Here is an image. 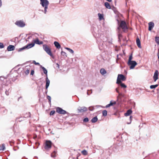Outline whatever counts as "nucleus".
Instances as JSON below:
<instances>
[{"instance_id": "obj_1", "label": "nucleus", "mask_w": 159, "mask_h": 159, "mask_svg": "<svg viewBox=\"0 0 159 159\" xmlns=\"http://www.w3.org/2000/svg\"><path fill=\"white\" fill-rule=\"evenodd\" d=\"M117 21L119 25V26L117 28L118 30H120V28H122L124 32L128 29V27L125 21L121 20L120 23V21L118 20H117Z\"/></svg>"}, {"instance_id": "obj_2", "label": "nucleus", "mask_w": 159, "mask_h": 159, "mask_svg": "<svg viewBox=\"0 0 159 159\" xmlns=\"http://www.w3.org/2000/svg\"><path fill=\"white\" fill-rule=\"evenodd\" d=\"M40 4L43 7H44V13L46 14L47 11L48 6L49 2L48 0H40Z\"/></svg>"}, {"instance_id": "obj_3", "label": "nucleus", "mask_w": 159, "mask_h": 159, "mask_svg": "<svg viewBox=\"0 0 159 159\" xmlns=\"http://www.w3.org/2000/svg\"><path fill=\"white\" fill-rule=\"evenodd\" d=\"M43 48L44 50L51 57H53V55L52 53L50 48L46 44L43 45Z\"/></svg>"}, {"instance_id": "obj_4", "label": "nucleus", "mask_w": 159, "mask_h": 159, "mask_svg": "<svg viewBox=\"0 0 159 159\" xmlns=\"http://www.w3.org/2000/svg\"><path fill=\"white\" fill-rule=\"evenodd\" d=\"M15 24L18 26L20 27H23L25 25V23L22 20L16 21L15 22Z\"/></svg>"}, {"instance_id": "obj_5", "label": "nucleus", "mask_w": 159, "mask_h": 159, "mask_svg": "<svg viewBox=\"0 0 159 159\" xmlns=\"http://www.w3.org/2000/svg\"><path fill=\"white\" fill-rule=\"evenodd\" d=\"M101 38H102L101 39L102 41L101 43L99 45V48L100 50H102L104 47L103 42L106 41L107 40L106 38L104 36H102Z\"/></svg>"}, {"instance_id": "obj_6", "label": "nucleus", "mask_w": 159, "mask_h": 159, "mask_svg": "<svg viewBox=\"0 0 159 159\" xmlns=\"http://www.w3.org/2000/svg\"><path fill=\"white\" fill-rule=\"evenodd\" d=\"M127 63L128 65L130 66L129 68L131 69H134L135 66L137 65V62L134 61L128 62Z\"/></svg>"}, {"instance_id": "obj_7", "label": "nucleus", "mask_w": 159, "mask_h": 159, "mask_svg": "<svg viewBox=\"0 0 159 159\" xmlns=\"http://www.w3.org/2000/svg\"><path fill=\"white\" fill-rule=\"evenodd\" d=\"M56 111L61 114L64 115L67 113L66 111L62 109L61 108L58 107L56 108Z\"/></svg>"}, {"instance_id": "obj_8", "label": "nucleus", "mask_w": 159, "mask_h": 159, "mask_svg": "<svg viewBox=\"0 0 159 159\" xmlns=\"http://www.w3.org/2000/svg\"><path fill=\"white\" fill-rule=\"evenodd\" d=\"M52 146V143L51 141L47 140L45 143V145L44 148L45 149H47L50 148Z\"/></svg>"}, {"instance_id": "obj_9", "label": "nucleus", "mask_w": 159, "mask_h": 159, "mask_svg": "<svg viewBox=\"0 0 159 159\" xmlns=\"http://www.w3.org/2000/svg\"><path fill=\"white\" fill-rule=\"evenodd\" d=\"M78 111L80 112H83L86 111L87 110V107H79L78 109Z\"/></svg>"}, {"instance_id": "obj_10", "label": "nucleus", "mask_w": 159, "mask_h": 159, "mask_svg": "<svg viewBox=\"0 0 159 159\" xmlns=\"http://www.w3.org/2000/svg\"><path fill=\"white\" fill-rule=\"evenodd\" d=\"M153 80L154 82L156 81L158 79V71L156 70L154 73L153 76Z\"/></svg>"}, {"instance_id": "obj_11", "label": "nucleus", "mask_w": 159, "mask_h": 159, "mask_svg": "<svg viewBox=\"0 0 159 159\" xmlns=\"http://www.w3.org/2000/svg\"><path fill=\"white\" fill-rule=\"evenodd\" d=\"M148 30L151 31L154 26V23L152 22H150L148 23Z\"/></svg>"}, {"instance_id": "obj_12", "label": "nucleus", "mask_w": 159, "mask_h": 159, "mask_svg": "<svg viewBox=\"0 0 159 159\" xmlns=\"http://www.w3.org/2000/svg\"><path fill=\"white\" fill-rule=\"evenodd\" d=\"M118 77L122 81H125L126 80V78L124 75L122 74H119L118 75Z\"/></svg>"}, {"instance_id": "obj_13", "label": "nucleus", "mask_w": 159, "mask_h": 159, "mask_svg": "<svg viewBox=\"0 0 159 159\" xmlns=\"http://www.w3.org/2000/svg\"><path fill=\"white\" fill-rule=\"evenodd\" d=\"M46 84L45 87H46V89H47L49 85L50 81L48 79V77H46Z\"/></svg>"}, {"instance_id": "obj_14", "label": "nucleus", "mask_w": 159, "mask_h": 159, "mask_svg": "<svg viewBox=\"0 0 159 159\" xmlns=\"http://www.w3.org/2000/svg\"><path fill=\"white\" fill-rule=\"evenodd\" d=\"M33 41L34 42V43H36L37 44H42L43 43V42L42 41H39V39L38 38L35 39H34Z\"/></svg>"}, {"instance_id": "obj_15", "label": "nucleus", "mask_w": 159, "mask_h": 159, "mask_svg": "<svg viewBox=\"0 0 159 159\" xmlns=\"http://www.w3.org/2000/svg\"><path fill=\"white\" fill-rule=\"evenodd\" d=\"M15 47L14 46L12 45H9L7 48V50L9 51H13L14 50Z\"/></svg>"}, {"instance_id": "obj_16", "label": "nucleus", "mask_w": 159, "mask_h": 159, "mask_svg": "<svg viewBox=\"0 0 159 159\" xmlns=\"http://www.w3.org/2000/svg\"><path fill=\"white\" fill-rule=\"evenodd\" d=\"M116 104V101H114L113 102H112V101H111L110 102V103L107 105H106V107L107 108L108 107L111 106H112L114 105H115Z\"/></svg>"}, {"instance_id": "obj_17", "label": "nucleus", "mask_w": 159, "mask_h": 159, "mask_svg": "<svg viewBox=\"0 0 159 159\" xmlns=\"http://www.w3.org/2000/svg\"><path fill=\"white\" fill-rule=\"evenodd\" d=\"M54 44L57 48L59 49L61 48V45L57 42L55 41L54 42Z\"/></svg>"}, {"instance_id": "obj_18", "label": "nucleus", "mask_w": 159, "mask_h": 159, "mask_svg": "<svg viewBox=\"0 0 159 159\" xmlns=\"http://www.w3.org/2000/svg\"><path fill=\"white\" fill-rule=\"evenodd\" d=\"M136 43L137 44L138 47L139 48H141V43L140 41V40L138 38L136 40Z\"/></svg>"}, {"instance_id": "obj_19", "label": "nucleus", "mask_w": 159, "mask_h": 159, "mask_svg": "<svg viewBox=\"0 0 159 159\" xmlns=\"http://www.w3.org/2000/svg\"><path fill=\"white\" fill-rule=\"evenodd\" d=\"M34 43H32L27 44L26 46L27 48V49H29L34 47Z\"/></svg>"}, {"instance_id": "obj_20", "label": "nucleus", "mask_w": 159, "mask_h": 159, "mask_svg": "<svg viewBox=\"0 0 159 159\" xmlns=\"http://www.w3.org/2000/svg\"><path fill=\"white\" fill-rule=\"evenodd\" d=\"M132 112V111L131 110L129 109L128 110L125 114V116H129Z\"/></svg>"}, {"instance_id": "obj_21", "label": "nucleus", "mask_w": 159, "mask_h": 159, "mask_svg": "<svg viewBox=\"0 0 159 159\" xmlns=\"http://www.w3.org/2000/svg\"><path fill=\"white\" fill-rule=\"evenodd\" d=\"M98 119L97 116L93 118L91 120V121L93 123H94L96 122L98 120Z\"/></svg>"}, {"instance_id": "obj_22", "label": "nucleus", "mask_w": 159, "mask_h": 159, "mask_svg": "<svg viewBox=\"0 0 159 159\" xmlns=\"http://www.w3.org/2000/svg\"><path fill=\"white\" fill-rule=\"evenodd\" d=\"M41 66L43 71V73H44V74L46 75V77H48L47 76V73H48L47 70L44 67H43L42 66Z\"/></svg>"}, {"instance_id": "obj_23", "label": "nucleus", "mask_w": 159, "mask_h": 159, "mask_svg": "<svg viewBox=\"0 0 159 159\" xmlns=\"http://www.w3.org/2000/svg\"><path fill=\"white\" fill-rule=\"evenodd\" d=\"M100 72L102 75H104L106 74L107 72L104 69L102 68L100 70Z\"/></svg>"}, {"instance_id": "obj_24", "label": "nucleus", "mask_w": 159, "mask_h": 159, "mask_svg": "<svg viewBox=\"0 0 159 159\" xmlns=\"http://www.w3.org/2000/svg\"><path fill=\"white\" fill-rule=\"evenodd\" d=\"M104 5L106 8L108 9H110L111 7L110 4L107 2H106L104 3Z\"/></svg>"}, {"instance_id": "obj_25", "label": "nucleus", "mask_w": 159, "mask_h": 159, "mask_svg": "<svg viewBox=\"0 0 159 159\" xmlns=\"http://www.w3.org/2000/svg\"><path fill=\"white\" fill-rule=\"evenodd\" d=\"M5 145L3 143L2 144V146L0 147V151H4L5 149Z\"/></svg>"}, {"instance_id": "obj_26", "label": "nucleus", "mask_w": 159, "mask_h": 159, "mask_svg": "<svg viewBox=\"0 0 159 159\" xmlns=\"http://www.w3.org/2000/svg\"><path fill=\"white\" fill-rule=\"evenodd\" d=\"M98 16L100 20H101L103 18V15L102 14L100 13H98Z\"/></svg>"}, {"instance_id": "obj_27", "label": "nucleus", "mask_w": 159, "mask_h": 159, "mask_svg": "<svg viewBox=\"0 0 159 159\" xmlns=\"http://www.w3.org/2000/svg\"><path fill=\"white\" fill-rule=\"evenodd\" d=\"M155 41L158 44H159V37L156 36L155 38Z\"/></svg>"}, {"instance_id": "obj_28", "label": "nucleus", "mask_w": 159, "mask_h": 159, "mask_svg": "<svg viewBox=\"0 0 159 159\" xmlns=\"http://www.w3.org/2000/svg\"><path fill=\"white\" fill-rule=\"evenodd\" d=\"M27 49V48L26 46H25L23 47L22 48H20L18 49V51L19 52H20V51H22L23 50H24V49Z\"/></svg>"}, {"instance_id": "obj_29", "label": "nucleus", "mask_w": 159, "mask_h": 159, "mask_svg": "<svg viewBox=\"0 0 159 159\" xmlns=\"http://www.w3.org/2000/svg\"><path fill=\"white\" fill-rule=\"evenodd\" d=\"M65 49L68 50L70 53H73L74 51L73 50L70 48H65Z\"/></svg>"}, {"instance_id": "obj_30", "label": "nucleus", "mask_w": 159, "mask_h": 159, "mask_svg": "<svg viewBox=\"0 0 159 159\" xmlns=\"http://www.w3.org/2000/svg\"><path fill=\"white\" fill-rule=\"evenodd\" d=\"M158 84H157L154 85H151L150 86V88L151 89H154L158 86Z\"/></svg>"}, {"instance_id": "obj_31", "label": "nucleus", "mask_w": 159, "mask_h": 159, "mask_svg": "<svg viewBox=\"0 0 159 159\" xmlns=\"http://www.w3.org/2000/svg\"><path fill=\"white\" fill-rule=\"evenodd\" d=\"M102 113V115L104 116H106L107 115V111L106 110H103Z\"/></svg>"}, {"instance_id": "obj_32", "label": "nucleus", "mask_w": 159, "mask_h": 159, "mask_svg": "<svg viewBox=\"0 0 159 159\" xmlns=\"http://www.w3.org/2000/svg\"><path fill=\"white\" fill-rule=\"evenodd\" d=\"M92 30L93 31V32H94V33H97V29L95 27L93 26L92 27Z\"/></svg>"}, {"instance_id": "obj_33", "label": "nucleus", "mask_w": 159, "mask_h": 159, "mask_svg": "<svg viewBox=\"0 0 159 159\" xmlns=\"http://www.w3.org/2000/svg\"><path fill=\"white\" fill-rule=\"evenodd\" d=\"M122 83L121 80L120 79L117 77V81H116V83L118 84H120Z\"/></svg>"}, {"instance_id": "obj_34", "label": "nucleus", "mask_w": 159, "mask_h": 159, "mask_svg": "<svg viewBox=\"0 0 159 159\" xmlns=\"http://www.w3.org/2000/svg\"><path fill=\"white\" fill-rule=\"evenodd\" d=\"M31 114L30 112H28L27 113H26L24 117H30Z\"/></svg>"}, {"instance_id": "obj_35", "label": "nucleus", "mask_w": 159, "mask_h": 159, "mask_svg": "<svg viewBox=\"0 0 159 159\" xmlns=\"http://www.w3.org/2000/svg\"><path fill=\"white\" fill-rule=\"evenodd\" d=\"M82 153L84 155H87V152L86 150H84L82 151Z\"/></svg>"}, {"instance_id": "obj_36", "label": "nucleus", "mask_w": 159, "mask_h": 159, "mask_svg": "<svg viewBox=\"0 0 159 159\" xmlns=\"http://www.w3.org/2000/svg\"><path fill=\"white\" fill-rule=\"evenodd\" d=\"M132 54H131L129 56L128 62H130V61H132Z\"/></svg>"}, {"instance_id": "obj_37", "label": "nucleus", "mask_w": 159, "mask_h": 159, "mask_svg": "<svg viewBox=\"0 0 159 159\" xmlns=\"http://www.w3.org/2000/svg\"><path fill=\"white\" fill-rule=\"evenodd\" d=\"M120 85L121 87L123 88H126L127 87L124 84L122 83L120 84Z\"/></svg>"}, {"instance_id": "obj_38", "label": "nucleus", "mask_w": 159, "mask_h": 159, "mask_svg": "<svg viewBox=\"0 0 159 159\" xmlns=\"http://www.w3.org/2000/svg\"><path fill=\"white\" fill-rule=\"evenodd\" d=\"M47 98L50 104L51 103V97L49 96H47Z\"/></svg>"}, {"instance_id": "obj_39", "label": "nucleus", "mask_w": 159, "mask_h": 159, "mask_svg": "<svg viewBox=\"0 0 159 159\" xmlns=\"http://www.w3.org/2000/svg\"><path fill=\"white\" fill-rule=\"evenodd\" d=\"M54 66L55 67L57 68V69H59L60 68L59 65L58 63H56L54 65Z\"/></svg>"}, {"instance_id": "obj_40", "label": "nucleus", "mask_w": 159, "mask_h": 159, "mask_svg": "<svg viewBox=\"0 0 159 159\" xmlns=\"http://www.w3.org/2000/svg\"><path fill=\"white\" fill-rule=\"evenodd\" d=\"M61 54L63 56H66V57L67 56L66 55V53L64 52H63V51H62L61 52Z\"/></svg>"}, {"instance_id": "obj_41", "label": "nucleus", "mask_w": 159, "mask_h": 159, "mask_svg": "<svg viewBox=\"0 0 159 159\" xmlns=\"http://www.w3.org/2000/svg\"><path fill=\"white\" fill-rule=\"evenodd\" d=\"M92 93V90H88V92H87V94L88 95H89L91 94Z\"/></svg>"}, {"instance_id": "obj_42", "label": "nucleus", "mask_w": 159, "mask_h": 159, "mask_svg": "<svg viewBox=\"0 0 159 159\" xmlns=\"http://www.w3.org/2000/svg\"><path fill=\"white\" fill-rule=\"evenodd\" d=\"M120 30H118V32L119 33L118 36L119 39H120V38L122 36V34L120 33Z\"/></svg>"}, {"instance_id": "obj_43", "label": "nucleus", "mask_w": 159, "mask_h": 159, "mask_svg": "<svg viewBox=\"0 0 159 159\" xmlns=\"http://www.w3.org/2000/svg\"><path fill=\"white\" fill-rule=\"evenodd\" d=\"M89 110L90 111H93L94 109V107L93 106H91L89 107Z\"/></svg>"}, {"instance_id": "obj_44", "label": "nucleus", "mask_w": 159, "mask_h": 159, "mask_svg": "<svg viewBox=\"0 0 159 159\" xmlns=\"http://www.w3.org/2000/svg\"><path fill=\"white\" fill-rule=\"evenodd\" d=\"M89 121V119L87 117L84 118L83 120V121L85 122H87Z\"/></svg>"}, {"instance_id": "obj_45", "label": "nucleus", "mask_w": 159, "mask_h": 159, "mask_svg": "<svg viewBox=\"0 0 159 159\" xmlns=\"http://www.w3.org/2000/svg\"><path fill=\"white\" fill-rule=\"evenodd\" d=\"M56 153V152L55 151H54L53 153L51 154V156L52 157H55V154Z\"/></svg>"}, {"instance_id": "obj_46", "label": "nucleus", "mask_w": 159, "mask_h": 159, "mask_svg": "<svg viewBox=\"0 0 159 159\" xmlns=\"http://www.w3.org/2000/svg\"><path fill=\"white\" fill-rule=\"evenodd\" d=\"M9 89L8 90H6L5 91V94L7 96H8L9 94Z\"/></svg>"}, {"instance_id": "obj_47", "label": "nucleus", "mask_w": 159, "mask_h": 159, "mask_svg": "<svg viewBox=\"0 0 159 159\" xmlns=\"http://www.w3.org/2000/svg\"><path fill=\"white\" fill-rule=\"evenodd\" d=\"M4 47L3 44L2 43H0V48H2Z\"/></svg>"}, {"instance_id": "obj_48", "label": "nucleus", "mask_w": 159, "mask_h": 159, "mask_svg": "<svg viewBox=\"0 0 159 159\" xmlns=\"http://www.w3.org/2000/svg\"><path fill=\"white\" fill-rule=\"evenodd\" d=\"M29 72H30V70H28V69L25 72V74L26 75H28L29 73Z\"/></svg>"}, {"instance_id": "obj_49", "label": "nucleus", "mask_w": 159, "mask_h": 159, "mask_svg": "<svg viewBox=\"0 0 159 159\" xmlns=\"http://www.w3.org/2000/svg\"><path fill=\"white\" fill-rule=\"evenodd\" d=\"M55 113V111H51L50 113V115H53Z\"/></svg>"}, {"instance_id": "obj_50", "label": "nucleus", "mask_w": 159, "mask_h": 159, "mask_svg": "<svg viewBox=\"0 0 159 159\" xmlns=\"http://www.w3.org/2000/svg\"><path fill=\"white\" fill-rule=\"evenodd\" d=\"M118 93L119 95H118V96L117 97V100H118V98H119V96H122V94L121 93H120L119 92Z\"/></svg>"}, {"instance_id": "obj_51", "label": "nucleus", "mask_w": 159, "mask_h": 159, "mask_svg": "<svg viewBox=\"0 0 159 159\" xmlns=\"http://www.w3.org/2000/svg\"><path fill=\"white\" fill-rule=\"evenodd\" d=\"M132 116H130V117H129L130 122L129 123H127V124H129L131 123V119H132Z\"/></svg>"}, {"instance_id": "obj_52", "label": "nucleus", "mask_w": 159, "mask_h": 159, "mask_svg": "<svg viewBox=\"0 0 159 159\" xmlns=\"http://www.w3.org/2000/svg\"><path fill=\"white\" fill-rule=\"evenodd\" d=\"M22 118H23L22 117H20L19 118H17L16 119L18 120L19 121H20L22 120Z\"/></svg>"}, {"instance_id": "obj_53", "label": "nucleus", "mask_w": 159, "mask_h": 159, "mask_svg": "<svg viewBox=\"0 0 159 159\" xmlns=\"http://www.w3.org/2000/svg\"><path fill=\"white\" fill-rule=\"evenodd\" d=\"M34 73V71L33 70H32L31 71L30 75H33Z\"/></svg>"}, {"instance_id": "obj_54", "label": "nucleus", "mask_w": 159, "mask_h": 159, "mask_svg": "<svg viewBox=\"0 0 159 159\" xmlns=\"http://www.w3.org/2000/svg\"><path fill=\"white\" fill-rule=\"evenodd\" d=\"M33 62L34 63V64H35V65H39V63L36 62V61H33Z\"/></svg>"}, {"instance_id": "obj_55", "label": "nucleus", "mask_w": 159, "mask_h": 159, "mask_svg": "<svg viewBox=\"0 0 159 159\" xmlns=\"http://www.w3.org/2000/svg\"><path fill=\"white\" fill-rule=\"evenodd\" d=\"M119 88L118 87L117 88H116V91L118 93L119 92Z\"/></svg>"}, {"instance_id": "obj_56", "label": "nucleus", "mask_w": 159, "mask_h": 159, "mask_svg": "<svg viewBox=\"0 0 159 159\" xmlns=\"http://www.w3.org/2000/svg\"><path fill=\"white\" fill-rule=\"evenodd\" d=\"M2 6V2L1 0H0V7Z\"/></svg>"}, {"instance_id": "obj_57", "label": "nucleus", "mask_w": 159, "mask_h": 159, "mask_svg": "<svg viewBox=\"0 0 159 159\" xmlns=\"http://www.w3.org/2000/svg\"><path fill=\"white\" fill-rule=\"evenodd\" d=\"M106 0L109 2H111L112 1V0Z\"/></svg>"}, {"instance_id": "obj_58", "label": "nucleus", "mask_w": 159, "mask_h": 159, "mask_svg": "<svg viewBox=\"0 0 159 159\" xmlns=\"http://www.w3.org/2000/svg\"><path fill=\"white\" fill-rule=\"evenodd\" d=\"M109 43H110V44H111L112 43V41H111L109 42Z\"/></svg>"}, {"instance_id": "obj_59", "label": "nucleus", "mask_w": 159, "mask_h": 159, "mask_svg": "<svg viewBox=\"0 0 159 159\" xmlns=\"http://www.w3.org/2000/svg\"><path fill=\"white\" fill-rule=\"evenodd\" d=\"M158 59H159V55L158 54Z\"/></svg>"}]
</instances>
